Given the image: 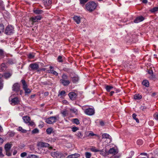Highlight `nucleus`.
I'll use <instances>...</instances> for the list:
<instances>
[{
	"instance_id": "obj_8",
	"label": "nucleus",
	"mask_w": 158,
	"mask_h": 158,
	"mask_svg": "<svg viewBox=\"0 0 158 158\" xmlns=\"http://www.w3.org/2000/svg\"><path fill=\"white\" fill-rule=\"evenodd\" d=\"M37 146L40 148L47 147L49 146V144L47 143L40 142L38 143Z\"/></svg>"
},
{
	"instance_id": "obj_11",
	"label": "nucleus",
	"mask_w": 158,
	"mask_h": 158,
	"mask_svg": "<svg viewBox=\"0 0 158 158\" xmlns=\"http://www.w3.org/2000/svg\"><path fill=\"white\" fill-rule=\"evenodd\" d=\"M144 18L143 16H140L137 17L134 20V22L135 23H138L139 22L142 21L144 20Z\"/></svg>"
},
{
	"instance_id": "obj_21",
	"label": "nucleus",
	"mask_w": 158,
	"mask_h": 158,
	"mask_svg": "<svg viewBox=\"0 0 158 158\" xmlns=\"http://www.w3.org/2000/svg\"><path fill=\"white\" fill-rule=\"evenodd\" d=\"M44 3L45 5L49 6L52 3L51 0H44Z\"/></svg>"
},
{
	"instance_id": "obj_27",
	"label": "nucleus",
	"mask_w": 158,
	"mask_h": 158,
	"mask_svg": "<svg viewBox=\"0 0 158 158\" xmlns=\"http://www.w3.org/2000/svg\"><path fill=\"white\" fill-rule=\"evenodd\" d=\"M4 27L3 24H0V34L4 32Z\"/></svg>"
},
{
	"instance_id": "obj_23",
	"label": "nucleus",
	"mask_w": 158,
	"mask_h": 158,
	"mask_svg": "<svg viewBox=\"0 0 158 158\" xmlns=\"http://www.w3.org/2000/svg\"><path fill=\"white\" fill-rule=\"evenodd\" d=\"M34 13L36 14H42L43 11L41 10H40L39 9H36L34 10Z\"/></svg>"
},
{
	"instance_id": "obj_13",
	"label": "nucleus",
	"mask_w": 158,
	"mask_h": 158,
	"mask_svg": "<svg viewBox=\"0 0 158 158\" xmlns=\"http://www.w3.org/2000/svg\"><path fill=\"white\" fill-rule=\"evenodd\" d=\"M13 90L16 92L20 90V86L19 83H16L14 84L13 86Z\"/></svg>"
},
{
	"instance_id": "obj_7",
	"label": "nucleus",
	"mask_w": 158,
	"mask_h": 158,
	"mask_svg": "<svg viewBox=\"0 0 158 158\" xmlns=\"http://www.w3.org/2000/svg\"><path fill=\"white\" fill-rule=\"evenodd\" d=\"M42 18L40 15H38L37 16L32 17L30 19V20L32 23V24L35 22H37L39 20H40Z\"/></svg>"
},
{
	"instance_id": "obj_58",
	"label": "nucleus",
	"mask_w": 158,
	"mask_h": 158,
	"mask_svg": "<svg viewBox=\"0 0 158 158\" xmlns=\"http://www.w3.org/2000/svg\"><path fill=\"white\" fill-rule=\"evenodd\" d=\"M148 73L150 74H152L153 73V72L152 70H149L148 71Z\"/></svg>"
},
{
	"instance_id": "obj_17",
	"label": "nucleus",
	"mask_w": 158,
	"mask_h": 158,
	"mask_svg": "<svg viewBox=\"0 0 158 158\" xmlns=\"http://www.w3.org/2000/svg\"><path fill=\"white\" fill-rule=\"evenodd\" d=\"M12 144H10L9 143H8L6 144L4 146V148L5 150V151H10L12 147Z\"/></svg>"
},
{
	"instance_id": "obj_64",
	"label": "nucleus",
	"mask_w": 158,
	"mask_h": 158,
	"mask_svg": "<svg viewBox=\"0 0 158 158\" xmlns=\"http://www.w3.org/2000/svg\"><path fill=\"white\" fill-rule=\"evenodd\" d=\"M49 94V93L48 92H45L44 94V95L45 96H48Z\"/></svg>"
},
{
	"instance_id": "obj_9",
	"label": "nucleus",
	"mask_w": 158,
	"mask_h": 158,
	"mask_svg": "<svg viewBox=\"0 0 158 158\" xmlns=\"http://www.w3.org/2000/svg\"><path fill=\"white\" fill-rule=\"evenodd\" d=\"M29 67L31 68V70H35L38 69L39 65L36 63L31 64L29 65Z\"/></svg>"
},
{
	"instance_id": "obj_39",
	"label": "nucleus",
	"mask_w": 158,
	"mask_h": 158,
	"mask_svg": "<svg viewBox=\"0 0 158 158\" xmlns=\"http://www.w3.org/2000/svg\"><path fill=\"white\" fill-rule=\"evenodd\" d=\"M1 70L4 71L6 69V66L4 64H2L1 65Z\"/></svg>"
},
{
	"instance_id": "obj_59",
	"label": "nucleus",
	"mask_w": 158,
	"mask_h": 158,
	"mask_svg": "<svg viewBox=\"0 0 158 158\" xmlns=\"http://www.w3.org/2000/svg\"><path fill=\"white\" fill-rule=\"evenodd\" d=\"M95 135V134H94L93 133L90 132V133H89V134L88 135V136H93Z\"/></svg>"
},
{
	"instance_id": "obj_42",
	"label": "nucleus",
	"mask_w": 158,
	"mask_h": 158,
	"mask_svg": "<svg viewBox=\"0 0 158 158\" xmlns=\"http://www.w3.org/2000/svg\"><path fill=\"white\" fill-rule=\"evenodd\" d=\"M28 57L29 59H33L34 57V55L33 53H31L28 54Z\"/></svg>"
},
{
	"instance_id": "obj_34",
	"label": "nucleus",
	"mask_w": 158,
	"mask_h": 158,
	"mask_svg": "<svg viewBox=\"0 0 158 158\" xmlns=\"http://www.w3.org/2000/svg\"><path fill=\"white\" fill-rule=\"evenodd\" d=\"M142 98L141 95L139 94H135L134 96V98L135 99H140Z\"/></svg>"
},
{
	"instance_id": "obj_28",
	"label": "nucleus",
	"mask_w": 158,
	"mask_h": 158,
	"mask_svg": "<svg viewBox=\"0 0 158 158\" xmlns=\"http://www.w3.org/2000/svg\"><path fill=\"white\" fill-rule=\"evenodd\" d=\"M99 152H100V154L103 156H105L106 153L107 152V151L106 150H104V149H102V150H99Z\"/></svg>"
},
{
	"instance_id": "obj_30",
	"label": "nucleus",
	"mask_w": 158,
	"mask_h": 158,
	"mask_svg": "<svg viewBox=\"0 0 158 158\" xmlns=\"http://www.w3.org/2000/svg\"><path fill=\"white\" fill-rule=\"evenodd\" d=\"M132 117L135 120L136 122L137 123H139V120L138 118H136L137 115L135 114L134 113L132 114Z\"/></svg>"
},
{
	"instance_id": "obj_54",
	"label": "nucleus",
	"mask_w": 158,
	"mask_h": 158,
	"mask_svg": "<svg viewBox=\"0 0 158 158\" xmlns=\"http://www.w3.org/2000/svg\"><path fill=\"white\" fill-rule=\"evenodd\" d=\"M154 118L156 120H158V114L154 115Z\"/></svg>"
},
{
	"instance_id": "obj_49",
	"label": "nucleus",
	"mask_w": 158,
	"mask_h": 158,
	"mask_svg": "<svg viewBox=\"0 0 158 158\" xmlns=\"http://www.w3.org/2000/svg\"><path fill=\"white\" fill-rule=\"evenodd\" d=\"M78 130V128L76 127H73L72 128V131L73 132H75Z\"/></svg>"
},
{
	"instance_id": "obj_41",
	"label": "nucleus",
	"mask_w": 158,
	"mask_h": 158,
	"mask_svg": "<svg viewBox=\"0 0 158 158\" xmlns=\"http://www.w3.org/2000/svg\"><path fill=\"white\" fill-rule=\"evenodd\" d=\"M39 132V130L37 128H35L32 131V133L34 134L38 133Z\"/></svg>"
},
{
	"instance_id": "obj_19",
	"label": "nucleus",
	"mask_w": 158,
	"mask_h": 158,
	"mask_svg": "<svg viewBox=\"0 0 158 158\" xmlns=\"http://www.w3.org/2000/svg\"><path fill=\"white\" fill-rule=\"evenodd\" d=\"M23 119L24 122L26 123H27L29 122V121L30 120V118L29 117L26 116L23 117Z\"/></svg>"
},
{
	"instance_id": "obj_1",
	"label": "nucleus",
	"mask_w": 158,
	"mask_h": 158,
	"mask_svg": "<svg viewBox=\"0 0 158 158\" xmlns=\"http://www.w3.org/2000/svg\"><path fill=\"white\" fill-rule=\"evenodd\" d=\"M97 4L94 2L87 3L86 5V8L87 10L90 12L94 11L96 8Z\"/></svg>"
},
{
	"instance_id": "obj_31",
	"label": "nucleus",
	"mask_w": 158,
	"mask_h": 158,
	"mask_svg": "<svg viewBox=\"0 0 158 158\" xmlns=\"http://www.w3.org/2000/svg\"><path fill=\"white\" fill-rule=\"evenodd\" d=\"M113 88V86L110 85H106L105 87V89L107 92H110V90Z\"/></svg>"
},
{
	"instance_id": "obj_45",
	"label": "nucleus",
	"mask_w": 158,
	"mask_h": 158,
	"mask_svg": "<svg viewBox=\"0 0 158 158\" xmlns=\"http://www.w3.org/2000/svg\"><path fill=\"white\" fill-rule=\"evenodd\" d=\"M137 143L139 145H141L143 144V142L142 140L139 139L137 141Z\"/></svg>"
},
{
	"instance_id": "obj_47",
	"label": "nucleus",
	"mask_w": 158,
	"mask_h": 158,
	"mask_svg": "<svg viewBox=\"0 0 158 158\" xmlns=\"http://www.w3.org/2000/svg\"><path fill=\"white\" fill-rule=\"evenodd\" d=\"M62 57L61 56H58L57 58V60L58 62H61L63 61L62 60Z\"/></svg>"
},
{
	"instance_id": "obj_3",
	"label": "nucleus",
	"mask_w": 158,
	"mask_h": 158,
	"mask_svg": "<svg viewBox=\"0 0 158 158\" xmlns=\"http://www.w3.org/2000/svg\"><path fill=\"white\" fill-rule=\"evenodd\" d=\"M57 118H59L58 116L50 117L46 119L45 122L48 124H53L56 122Z\"/></svg>"
},
{
	"instance_id": "obj_57",
	"label": "nucleus",
	"mask_w": 158,
	"mask_h": 158,
	"mask_svg": "<svg viewBox=\"0 0 158 158\" xmlns=\"http://www.w3.org/2000/svg\"><path fill=\"white\" fill-rule=\"evenodd\" d=\"M3 6V2L0 0V6Z\"/></svg>"
},
{
	"instance_id": "obj_56",
	"label": "nucleus",
	"mask_w": 158,
	"mask_h": 158,
	"mask_svg": "<svg viewBox=\"0 0 158 158\" xmlns=\"http://www.w3.org/2000/svg\"><path fill=\"white\" fill-rule=\"evenodd\" d=\"M100 125L102 126H103L104 125V122L102 121H100Z\"/></svg>"
},
{
	"instance_id": "obj_6",
	"label": "nucleus",
	"mask_w": 158,
	"mask_h": 158,
	"mask_svg": "<svg viewBox=\"0 0 158 158\" xmlns=\"http://www.w3.org/2000/svg\"><path fill=\"white\" fill-rule=\"evenodd\" d=\"M85 113L88 115H92L94 113V111L93 109L89 108L85 109Z\"/></svg>"
},
{
	"instance_id": "obj_53",
	"label": "nucleus",
	"mask_w": 158,
	"mask_h": 158,
	"mask_svg": "<svg viewBox=\"0 0 158 158\" xmlns=\"http://www.w3.org/2000/svg\"><path fill=\"white\" fill-rule=\"evenodd\" d=\"M4 54V52L3 51L0 49V56H2Z\"/></svg>"
},
{
	"instance_id": "obj_26",
	"label": "nucleus",
	"mask_w": 158,
	"mask_h": 158,
	"mask_svg": "<svg viewBox=\"0 0 158 158\" xmlns=\"http://www.w3.org/2000/svg\"><path fill=\"white\" fill-rule=\"evenodd\" d=\"M65 94V92L64 90H62L60 92H59V94H58V96H60L61 97L64 96Z\"/></svg>"
},
{
	"instance_id": "obj_5",
	"label": "nucleus",
	"mask_w": 158,
	"mask_h": 158,
	"mask_svg": "<svg viewBox=\"0 0 158 158\" xmlns=\"http://www.w3.org/2000/svg\"><path fill=\"white\" fill-rule=\"evenodd\" d=\"M14 33V28L11 25H8L6 29L5 33L7 35H10Z\"/></svg>"
},
{
	"instance_id": "obj_62",
	"label": "nucleus",
	"mask_w": 158,
	"mask_h": 158,
	"mask_svg": "<svg viewBox=\"0 0 158 158\" xmlns=\"http://www.w3.org/2000/svg\"><path fill=\"white\" fill-rule=\"evenodd\" d=\"M140 108L142 109V110H143L144 109H146V107L145 106H141L140 107Z\"/></svg>"
},
{
	"instance_id": "obj_50",
	"label": "nucleus",
	"mask_w": 158,
	"mask_h": 158,
	"mask_svg": "<svg viewBox=\"0 0 158 158\" xmlns=\"http://www.w3.org/2000/svg\"><path fill=\"white\" fill-rule=\"evenodd\" d=\"M29 158H38L37 156H35L34 155H31L29 156Z\"/></svg>"
},
{
	"instance_id": "obj_40",
	"label": "nucleus",
	"mask_w": 158,
	"mask_h": 158,
	"mask_svg": "<svg viewBox=\"0 0 158 158\" xmlns=\"http://www.w3.org/2000/svg\"><path fill=\"white\" fill-rule=\"evenodd\" d=\"M151 11L152 12H155L158 11V7H155L151 10Z\"/></svg>"
},
{
	"instance_id": "obj_16",
	"label": "nucleus",
	"mask_w": 158,
	"mask_h": 158,
	"mask_svg": "<svg viewBox=\"0 0 158 158\" xmlns=\"http://www.w3.org/2000/svg\"><path fill=\"white\" fill-rule=\"evenodd\" d=\"M80 155L79 154L75 153L68 156L66 158H77L80 156Z\"/></svg>"
},
{
	"instance_id": "obj_48",
	"label": "nucleus",
	"mask_w": 158,
	"mask_h": 158,
	"mask_svg": "<svg viewBox=\"0 0 158 158\" xmlns=\"http://www.w3.org/2000/svg\"><path fill=\"white\" fill-rule=\"evenodd\" d=\"M27 155V153L26 152H23L21 154L20 156L22 157H24L26 156Z\"/></svg>"
},
{
	"instance_id": "obj_20",
	"label": "nucleus",
	"mask_w": 158,
	"mask_h": 158,
	"mask_svg": "<svg viewBox=\"0 0 158 158\" xmlns=\"http://www.w3.org/2000/svg\"><path fill=\"white\" fill-rule=\"evenodd\" d=\"M51 155L53 157H57L59 156V153L57 152H51Z\"/></svg>"
},
{
	"instance_id": "obj_51",
	"label": "nucleus",
	"mask_w": 158,
	"mask_h": 158,
	"mask_svg": "<svg viewBox=\"0 0 158 158\" xmlns=\"http://www.w3.org/2000/svg\"><path fill=\"white\" fill-rule=\"evenodd\" d=\"M76 135L79 137H80L81 136H82L81 133L80 131H79L77 132L76 134Z\"/></svg>"
},
{
	"instance_id": "obj_36",
	"label": "nucleus",
	"mask_w": 158,
	"mask_h": 158,
	"mask_svg": "<svg viewBox=\"0 0 158 158\" xmlns=\"http://www.w3.org/2000/svg\"><path fill=\"white\" fill-rule=\"evenodd\" d=\"M18 131L23 133H26L27 131V130L23 129L22 127H19L18 128Z\"/></svg>"
},
{
	"instance_id": "obj_4",
	"label": "nucleus",
	"mask_w": 158,
	"mask_h": 158,
	"mask_svg": "<svg viewBox=\"0 0 158 158\" xmlns=\"http://www.w3.org/2000/svg\"><path fill=\"white\" fill-rule=\"evenodd\" d=\"M21 82L23 85V88L26 94H29L31 92L30 89L27 87V85L24 80H22Z\"/></svg>"
},
{
	"instance_id": "obj_60",
	"label": "nucleus",
	"mask_w": 158,
	"mask_h": 158,
	"mask_svg": "<svg viewBox=\"0 0 158 158\" xmlns=\"http://www.w3.org/2000/svg\"><path fill=\"white\" fill-rule=\"evenodd\" d=\"M2 87V81L1 80H0V89H1Z\"/></svg>"
},
{
	"instance_id": "obj_46",
	"label": "nucleus",
	"mask_w": 158,
	"mask_h": 158,
	"mask_svg": "<svg viewBox=\"0 0 158 158\" xmlns=\"http://www.w3.org/2000/svg\"><path fill=\"white\" fill-rule=\"evenodd\" d=\"M2 148L0 147V157H3L4 156V155L2 153Z\"/></svg>"
},
{
	"instance_id": "obj_2",
	"label": "nucleus",
	"mask_w": 158,
	"mask_h": 158,
	"mask_svg": "<svg viewBox=\"0 0 158 158\" xmlns=\"http://www.w3.org/2000/svg\"><path fill=\"white\" fill-rule=\"evenodd\" d=\"M68 79V76L66 74L64 73L62 76V78L60 80V83L64 86H68L70 83V81Z\"/></svg>"
},
{
	"instance_id": "obj_18",
	"label": "nucleus",
	"mask_w": 158,
	"mask_h": 158,
	"mask_svg": "<svg viewBox=\"0 0 158 158\" xmlns=\"http://www.w3.org/2000/svg\"><path fill=\"white\" fill-rule=\"evenodd\" d=\"M73 19L77 24H79L81 22V18L80 16H75L73 17Z\"/></svg>"
},
{
	"instance_id": "obj_14",
	"label": "nucleus",
	"mask_w": 158,
	"mask_h": 158,
	"mask_svg": "<svg viewBox=\"0 0 158 158\" xmlns=\"http://www.w3.org/2000/svg\"><path fill=\"white\" fill-rule=\"evenodd\" d=\"M72 81L73 83H76L79 80V78L78 75H75L73 77H71Z\"/></svg>"
},
{
	"instance_id": "obj_37",
	"label": "nucleus",
	"mask_w": 158,
	"mask_h": 158,
	"mask_svg": "<svg viewBox=\"0 0 158 158\" xmlns=\"http://www.w3.org/2000/svg\"><path fill=\"white\" fill-rule=\"evenodd\" d=\"M53 131V129L52 128H48L46 130V132L48 134H50Z\"/></svg>"
},
{
	"instance_id": "obj_38",
	"label": "nucleus",
	"mask_w": 158,
	"mask_h": 158,
	"mask_svg": "<svg viewBox=\"0 0 158 158\" xmlns=\"http://www.w3.org/2000/svg\"><path fill=\"white\" fill-rule=\"evenodd\" d=\"M85 155L86 158H90L91 156V153L89 152H85Z\"/></svg>"
},
{
	"instance_id": "obj_32",
	"label": "nucleus",
	"mask_w": 158,
	"mask_h": 158,
	"mask_svg": "<svg viewBox=\"0 0 158 158\" xmlns=\"http://www.w3.org/2000/svg\"><path fill=\"white\" fill-rule=\"evenodd\" d=\"M70 110L72 113H73L75 114H77V112H78L77 110L75 108H71L70 109Z\"/></svg>"
},
{
	"instance_id": "obj_10",
	"label": "nucleus",
	"mask_w": 158,
	"mask_h": 158,
	"mask_svg": "<svg viewBox=\"0 0 158 158\" xmlns=\"http://www.w3.org/2000/svg\"><path fill=\"white\" fill-rule=\"evenodd\" d=\"M11 104L13 105L18 104L19 102V100L17 97H15L11 99Z\"/></svg>"
},
{
	"instance_id": "obj_55",
	"label": "nucleus",
	"mask_w": 158,
	"mask_h": 158,
	"mask_svg": "<svg viewBox=\"0 0 158 158\" xmlns=\"http://www.w3.org/2000/svg\"><path fill=\"white\" fill-rule=\"evenodd\" d=\"M28 123H29V125H30V126H32L34 125V123L33 122H32V121L30 122V121H29V122Z\"/></svg>"
},
{
	"instance_id": "obj_61",
	"label": "nucleus",
	"mask_w": 158,
	"mask_h": 158,
	"mask_svg": "<svg viewBox=\"0 0 158 158\" xmlns=\"http://www.w3.org/2000/svg\"><path fill=\"white\" fill-rule=\"evenodd\" d=\"M3 139L0 137V145L1 144L3 143Z\"/></svg>"
},
{
	"instance_id": "obj_33",
	"label": "nucleus",
	"mask_w": 158,
	"mask_h": 158,
	"mask_svg": "<svg viewBox=\"0 0 158 158\" xmlns=\"http://www.w3.org/2000/svg\"><path fill=\"white\" fill-rule=\"evenodd\" d=\"M12 75V73H6L4 74V77L6 78L10 77Z\"/></svg>"
},
{
	"instance_id": "obj_12",
	"label": "nucleus",
	"mask_w": 158,
	"mask_h": 158,
	"mask_svg": "<svg viewBox=\"0 0 158 158\" xmlns=\"http://www.w3.org/2000/svg\"><path fill=\"white\" fill-rule=\"evenodd\" d=\"M118 152V150L115 149L113 148H110L108 152V154L115 155Z\"/></svg>"
},
{
	"instance_id": "obj_43",
	"label": "nucleus",
	"mask_w": 158,
	"mask_h": 158,
	"mask_svg": "<svg viewBox=\"0 0 158 158\" xmlns=\"http://www.w3.org/2000/svg\"><path fill=\"white\" fill-rule=\"evenodd\" d=\"M91 150L92 151L94 152H98L99 151V150L96 149L95 147H93L91 148Z\"/></svg>"
},
{
	"instance_id": "obj_15",
	"label": "nucleus",
	"mask_w": 158,
	"mask_h": 158,
	"mask_svg": "<svg viewBox=\"0 0 158 158\" xmlns=\"http://www.w3.org/2000/svg\"><path fill=\"white\" fill-rule=\"evenodd\" d=\"M69 96L71 100H74L76 97L77 94L74 92H70L69 93Z\"/></svg>"
},
{
	"instance_id": "obj_35",
	"label": "nucleus",
	"mask_w": 158,
	"mask_h": 158,
	"mask_svg": "<svg viewBox=\"0 0 158 158\" xmlns=\"http://www.w3.org/2000/svg\"><path fill=\"white\" fill-rule=\"evenodd\" d=\"M73 122L77 125H78L80 124V121L77 118H74L73 119Z\"/></svg>"
},
{
	"instance_id": "obj_63",
	"label": "nucleus",
	"mask_w": 158,
	"mask_h": 158,
	"mask_svg": "<svg viewBox=\"0 0 158 158\" xmlns=\"http://www.w3.org/2000/svg\"><path fill=\"white\" fill-rule=\"evenodd\" d=\"M17 151L16 150H14L13 152V155H15V154H16L17 153Z\"/></svg>"
},
{
	"instance_id": "obj_22",
	"label": "nucleus",
	"mask_w": 158,
	"mask_h": 158,
	"mask_svg": "<svg viewBox=\"0 0 158 158\" xmlns=\"http://www.w3.org/2000/svg\"><path fill=\"white\" fill-rule=\"evenodd\" d=\"M142 84L145 86L146 87H148L149 86V83L147 80H144L142 82Z\"/></svg>"
},
{
	"instance_id": "obj_52",
	"label": "nucleus",
	"mask_w": 158,
	"mask_h": 158,
	"mask_svg": "<svg viewBox=\"0 0 158 158\" xmlns=\"http://www.w3.org/2000/svg\"><path fill=\"white\" fill-rule=\"evenodd\" d=\"M6 155L8 156H11V154L10 152V151H6Z\"/></svg>"
},
{
	"instance_id": "obj_29",
	"label": "nucleus",
	"mask_w": 158,
	"mask_h": 158,
	"mask_svg": "<svg viewBox=\"0 0 158 158\" xmlns=\"http://www.w3.org/2000/svg\"><path fill=\"white\" fill-rule=\"evenodd\" d=\"M48 73H52L55 76H57L58 73L55 71L53 70H48Z\"/></svg>"
},
{
	"instance_id": "obj_25",
	"label": "nucleus",
	"mask_w": 158,
	"mask_h": 158,
	"mask_svg": "<svg viewBox=\"0 0 158 158\" xmlns=\"http://www.w3.org/2000/svg\"><path fill=\"white\" fill-rule=\"evenodd\" d=\"M102 139H104V138H106V139L108 138V139H110V135L109 134H106V133L103 134L102 135Z\"/></svg>"
},
{
	"instance_id": "obj_44",
	"label": "nucleus",
	"mask_w": 158,
	"mask_h": 158,
	"mask_svg": "<svg viewBox=\"0 0 158 158\" xmlns=\"http://www.w3.org/2000/svg\"><path fill=\"white\" fill-rule=\"evenodd\" d=\"M88 0H80V3L84 5L86 2Z\"/></svg>"
},
{
	"instance_id": "obj_24",
	"label": "nucleus",
	"mask_w": 158,
	"mask_h": 158,
	"mask_svg": "<svg viewBox=\"0 0 158 158\" xmlns=\"http://www.w3.org/2000/svg\"><path fill=\"white\" fill-rule=\"evenodd\" d=\"M61 113L62 114L63 117L66 116L68 114V112L66 110L61 111Z\"/></svg>"
}]
</instances>
